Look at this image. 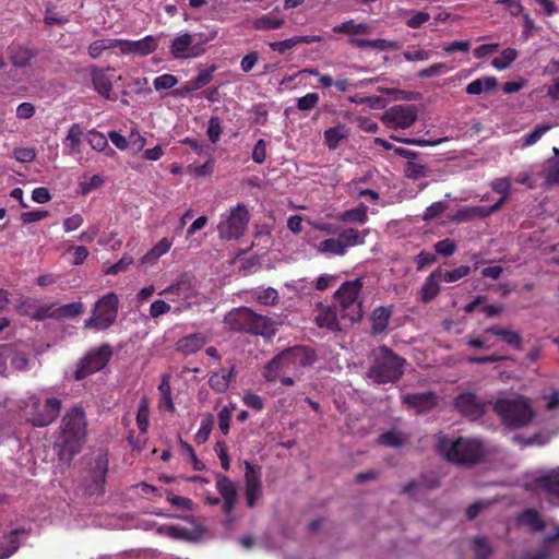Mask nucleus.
I'll list each match as a JSON object with an SVG mask.
<instances>
[{"label": "nucleus", "mask_w": 559, "mask_h": 559, "mask_svg": "<svg viewBox=\"0 0 559 559\" xmlns=\"http://www.w3.org/2000/svg\"><path fill=\"white\" fill-rule=\"evenodd\" d=\"M536 487L552 503H559V467L535 479Z\"/></svg>", "instance_id": "19"}, {"label": "nucleus", "mask_w": 559, "mask_h": 559, "mask_svg": "<svg viewBox=\"0 0 559 559\" xmlns=\"http://www.w3.org/2000/svg\"><path fill=\"white\" fill-rule=\"evenodd\" d=\"M437 449L447 461L456 465H475L485 457L484 444L475 438H450L440 433L437 436Z\"/></svg>", "instance_id": "2"}, {"label": "nucleus", "mask_w": 559, "mask_h": 559, "mask_svg": "<svg viewBox=\"0 0 559 559\" xmlns=\"http://www.w3.org/2000/svg\"><path fill=\"white\" fill-rule=\"evenodd\" d=\"M368 234V230H364L359 233L354 228L340 229L337 233L338 239L343 241V245H346V249L348 247H354L357 245H362L365 242V237Z\"/></svg>", "instance_id": "32"}, {"label": "nucleus", "mask_w": 559, "mask_h": 559, "mask_svg": "<svg viewBox=\"0 0 559 559\" xmlns=\"http://www.w3.org/2000/svg\"><path fill=\"white\" fill-rule=\"evenodd\" d=\"M317 360L316 352L307 346L298 345L286 348L273 357L265 366L264 378L269 382L277 380L280 370H296L312 366Z\"/></svg>", "instance_id": "5"}, {"label": "nucleus", "mask_w": 559, "mask_h": 559, "mask_svg": "<svg viewBox=\"0 0 559 559\" xmlns=\"http://www.w3.org/2000/svg\"><path fill=\"white\" fill-rule=\"evenodd\" d=\"M492 408L501 423L512 429L528 426L535 416L530 401L524 396L499 399L492 403Z\"/></svg>", "instance_id": "6"}, {"label": "nucleus", "mask_w": 559, "mask_h": 559, "mask_svg": "<svg viewBox=\"0 0 559 559\" xmlns=\"http://www.w3.org/2000/svg\"><path fill=\"white\" fill-rule=\"evenodd\" d=\"M83 130L80 124L74 123L70 127L66 141L69 142L71 154L80 153L81 138Z\"/></svg>", "instance_id": "41"}, {"label": "nucleus", "mask_w": 559, "mask_h": 559, "mask_svg": "<svg viewBox=\"0 0 559 559\" xmlns=\"http://www.w3.org/2000/svg\"><path fill=\"white\" fill-rule=\"evenodd\" d=\"M486 333L502 337L503 342L514 348H520L522 337L519 333L507 330L499 325H492L486 329Z\"/></svg>", "instance_id": "29"}, {"label": "nucleus", "mask_w": 559, "mask_h": 559, "mask_svg": "<svg viewBox=\"0 0 559 559\" xmlns=\"http://www.w3.org/2000/svg\"><path fill=\"white\" fill-rule=\"evenodd\" d=\"M246 500L249 508H253L262 493L261 467L245 461Z\"/></svg>", "instance_id": "14"}, {"label": "nucleus", "mask_w": 559, "mask_h": 559, "mask_svg": "<svg viewBox=\"0 0 559 559\" xmlns=\"http://www.w3.org/2000/svg\"><path fill=\"white\" fill-rule=\"evenodd\" d=\"M319 103V95L317 93H308L307 95L297 99V108L299 110H310Z\"/></svg>", "instance_id": "60"}, {"label": "nucleus", "mask_w": 559, "mask_h": 559, "mask_svg": "<svg viewBox=\"0 0 559 559\" xmlns=\"http://www.w3.org/2000/svg\"><path fill=\"white\" fill-rule=\"evenodd\" d=\"M441 276H442V269L437 267L426 278V282L420 289V296H421V300L424 302H429L438 296V294L440 292L439 283H440Z\"/></svg>", "instance_id": "24"}, {"label": "nucleus", "mask_w": 559, "mask_h": 559, "mask_svg": "<svg viewBox=\"0 0 559 559\" xmlns=\"http://www.w3.org/2000/svg\"><path fill=\"white\" fill-rule=\"evenodd\" d=\"M14 157L21 163H31L36 158V152L34 148L20 147L14 150Z\"/></svg>", "instance_id": "64"}, {"label": "nucleus", "mask_w": 559, "mask_h": 559, "mask_svg": "<svg viewBox=\"0 0 559 559\" xmlns=\"http://www.w3.org/2000/svg\"><path fill=\"white\" fill-rule=\"evenodd\" d=\"M24 532L21 528L11 531L8 535L0 538V559L11 557L19 549L17 534Z\"/></svg>", "instance_id": "28"}, {"label": "nucleus", "mask_w": 559, "mask_h": 559, "mask_svg": "<svg viewBox=\"0 0 559 559\" xmlns=\"http://www.w3.org/2000/svg\"><path fill=\"white\" fill-rule=\"evenodd\" d=\"M430 170L428 167L419 162H407L405 166V176L409 179L417 180L420 178H426L429 175Z\"/></svg>", "instance_id": "39"}, {"label": "nucleus", "mask_w": 559, "mask_h": 559, "mask_svg": "<svg viewBox=\"0 0 559 559\" xmlns=\"http://www.w3.org/2000/svg\"><path fill=\"white\" fill-rule=\"evenodd\" d=\"M150 411L145 403H142L136 414V423L141 432H146L148 427Z\"/></svg>", "instance_id": "61"}, {"label": "nucleus", "mask_w": 559, "mask_h": 559, "mask_svg": "<svg viewBox=\"0 0 559 559\" xmlns=\"http://www.w3.org/2000/svg\"><path fill=\"white\" fill-rule=\"evenodd\" d=\"M233 374V369L229 372H222V373H213L210 377L209 384L212 390L218 393L225 392L230 382V378Z\"/></svg>", "instance_id": "38"}, {"label": "nucleus", "mask_w": 559, "mask_h": 559, "mask_svg": "<svg viewBox=\"0 0 559 559\" xmlns=\"http://www.w3.org/2000/svg\"><path fill=\"white\" fill-rule=\"evenodd\" d=\"M224 322L231 331L271 338L276 333V322L259 314L248 307H239L224 317Z\"/></svg>", "instance_id": "3"}, {"label": "nucleus", "mask_w": 559, "mask_h": 559, "mask_svg": "<svg viewBox=\"0 0 559 559\" xmlns=\"http://www.w3.org/2000/svg\"><path fill=\"white\" fill-rule=\"evenodd\" d=\"M550 128L548 124L537 126L534 131L523 136V145L530 146L535 144Z\"/></svg>", "instance_id": "56"}, {"label": "nucleus", "mask_w": 559, "mask_h": 559, "mask_svg": "<svg viewBox=\"0 0 559 559\" xmlns=\"http://www.w3.org/2000/svg\"><path fill=\"white\" fill-rule=\"evenodd\" d=\"M317 250L320 253L344 255L346 253V245H343V241L338 238H328L319 243Z\"/></svg>", "instance_id": "34"}, {"label": "nucleus", "mask_w": 559, "mask_h": 559, "mask_svg": "<svg viewBox=\"0 0 559 559\" xmlns=\"http://www.w3.org/2000/svg\"><path fill=\"white\" fill-rule=\"evenodd\" d=\"M348 136V129L345 124H337L324 132V140L330 150H335L340 141Z\"/></svg>", "instance_id": "31"}, {"label": "nucleus", "mask_w": 559, "mask_h": 559, "mask_svg": "<svg viewBox=\"0 0 559 559\" xmlns=\"http://www.w3.org/2000/svg\"><path fill=\"white\" fill-rule=\"evenodd\" d=\"M361 288V280L356 278L343 283L334 294L335 302L333 305L341 312V319L348 325L362 318L361 301L358 300Z\"/></svg>", "instance_id": "7"}, {"label": "nucleus", "mask_w": 559, "mask_h": 559, "mask_svg": "<svg viewBox=\"0 0 559 559\" xmlns=\"http://www.w3.org/2000/svg\"><path fill=\"white\" fill-rule=\"evenodd\" d=\"M118 298L114 293L103 296L93 310V316L84 322V329L107 330L116 321Z\"/></svg>", "instance_id": "9"}, {"label": "nucleus", "mask_w": 559, "mask_h": 559, "mask_svg": "<svg viewBox=\"0 0 559 559\" xmlns=\"http://www.w3.org/2000/svg\"><path fill=\"white\" fill-rule=\"evenodd\" d=\"M488 404H492V402H487L472 392L460 393L454 400L455 409L471 420L480 418L485 414Z\"/></svg>", "instance_id": "13"}, {"label": "nucleus", "mask_w": 559, "mask_h": 559, "mask_svg": "<svg viewBox=\"0 0 559 559\" xmlns=\"http://www.w3.org/2000/svg\"><path fill=\"white\" fill-rule=\"evenodd\" d=\"M519 53L513 48H507L501 52V56L491 61L493 68L504 70L518 58Z\"/></svg>", "instance_id": "40"}, {"label": "nucleus", "mask_w": 559, "mask_h": 559, "mask_svg": "<svg viewBox=\"0 0 559 559\" xmlns=\"http://www.w3.org/2000/svg\"><path fill=\"white\" fill-rule=\"evenodd\" d=\"M31 408V423L34 427H46L52 424L60 414L61 401L57 397H48L41 402L37 394H31L25 402Z\"/></svg>", "instance_id": "8"}, {"label": "nucleus", "mask_w": 559, "mask_h": 559, "mask_svg": "<svg viewBox=\"0 0 559 559\" xmlns=\"http://www.w3.org/2000/svg\"><path fill=\"white\" fill-rule=\"evenodd\" d=\"M473 545L476 559H489L492 555V547L485 537H474Z\"/></svg>", "instance_id": "42"}, {"label": "nucleus", "mask_w": 559, "mask_h": 559, "mask_svg": "<svg viewBox=\"0 0 559 559\" xmlns=\"http://www.w3.org/2000/svg\"><path fill=\"white\" fill-rule=\"evenodd\" d=\"M407 407L415 409L417 414L429 413L438 405V396L432 391L408 393L401 397Z\"/></svg>", "instance_id": "15"}, {"label": "nucleus", "mask_w": 559, "mask_h": 559, "mask_svg": "<svg viewBox=\"0 0 559 559\" xmlns=\"http://www.w3.org/2000/svg\"><path fill=\"white\" fill-rule=\"evenodd\" d=\"M249 213L242 203H238L228 214L222 215L217 230L222 239L231 240L240 238L247 230Z\"/></svg>", "instance_id": "10"}, {"label": "nucleus", "mask_w": 559, "mask_h": 559, "mask_svg": "<svg viewBox=\"0 0 559 559\" xmlns=\"http://www.w3.org/2000/svg\"><path fill=\"white\" fill-rule=\"evenodd\" d=\"M171 242L167 238H163L156 246H154L143 258L142 263L150 259H158L160 255L169 251Z\"/></svg>", "instance_id": "46"}, {"label": "nucleus", "mask_w": 559, "mask_h": 559, "mask_svg": "<svg viewBox=\"0 0 559 559\" xmlns=\"http://www.w3.org/2000/svg\"><path fill=\"white\" fill-rule=\"evenodd\" d=\"M488 217V212L485 210V206L475 205V206H463L457 210L455 215L453 216V221L455 222H467L474 218H485Z\"/></svg>", "instance_id": "30"}, {"label": "nucleus", "mask_w": 559, "mask_h": 559, "mask_svg": "<svg viewBox=\"0 0 559 559\" xmlns=\"http://www.w3.org/2000/svg\"><path fill=\"white\" fill-rule=\"evenodd\" d=\"M206 344V337L201 333H193L181 337L176 343V349L185 355L199 352Z\"/></svg>", "instance_id": "25"}, {"label": "nucleus", "mask_w": 559, "mask_h": 559, "mask_svg": "<svg viewBox=\"0 0 559 559\" xmlns=\"http://www.w3.org/2000/svg\"><path fill=\"white\" fill-rule=\"evenodd\" d=\"M215 480L216 489L224 500L223 511L224 513L229 514L234 510L237 502V486L230 478L221 473L216 474Z\"/></svg>", "instance_id": "16"}, {"label": "nucleus", "mask_w": 559, "mask_h": 559, "mask_svg": "<svg viewBox=\"0 0 559 559\" xmlns=\"http://www.w3.org/2000/svg\"><path fill=\"white\" fill-rule=\"evenodd\" d=\"M371 364L367 377L376 384L397 382L404 371L406 360L391 348L381 345L371 352Z\"/></svg>", "instance_id": "4"}, {"label": "nucleus", "mask_w": 559, "mask_h": 559, "mask_svg": "<svg viewBox=\"0 0 559 559\" xmlns=\"http://www.w3.org/2000/svg\"><path fill=\"white\" fill-rule=\"evenodd\" d=\"M471 272V267L468 265H461L451 271H443L441 278L447 283H452L461 280L462 277L468 275Z\"/></svg>", "instance_id": "50"}, {"label": "nucleus", "mask_w": 559, "mask_h": 559, "mask_svg": "<svg viewBox=\"0 0 559 559\" xmlns=\"http://www.w3.org/2000/svg\"><path fill=\"white\" fill-rule=\"evenodd\" d=\"M333 32L343 34H368L370 26L366 23L356 24L353 20H348L340 25L333 27Z\"/></svg>", "instance_id": "36"}, {"label": "nucleus", "mask_w": 559, "mask_h": 559, "mask_svg": "<svg viewBox=\"0 0 559 559\" xmlns=\"http://www.w3.org/2000/svg\"><path fill=\"white\" fill-rule=\"evenodd\" d=\"M545 181L550 185H559V159H550L544 169Z\"/></svg>", "instance_id": "44"}, {"label": "nucleus", "mask_w": 559, "mask_h": 559, "mask_svg": "<svg viewBox=\"0 0 559 559\" xmlns=\"http://www.w3.org/2000/svg\"><path fill=\"white\" fill-rule=\"evenodd\" d=\"M418 109L414 105H395L382 115V121L393 129L411 128L417 120Z\"/></svg>", "instance_id": "12"}, {"label": "nucleus", "mask_w": 559, "mask_h": 559, "mask_svg": "<svg viewBox=\"0 0 559 559\" xmlns=\"http://www.w3.org/2000/svg\"><path fill=\"white\" fill-rule=\"evenodd\" d=\"M112 355L111 347L108 344L90 350L78 365L74 371L76 381L85 379L87 376L102 370L109 361Z\"/></svg>", "instance_id": "11"}, {"label": "nucleus", "mask_w": 559, "mask_h": 559, "mask_svg": "<svg viewBox=\"0 0 559 559\" xmlns=\"http://www.w3.org/2000/svg\"><path fill=\"white\" fill-rule=\"evenodd\" d=\"M108 472V459L104 453H99L94 459L92 473V484L88 485L90 495H103L106 475Z\"/></svg>", "instance_id": "18"}, {"label": "nucleus", "mask_w": 559, "mask_h": 559, "mask_svg": "<svg viewBox=\"0 0 559 559\" xmlns=\"http://www.w3.org/2000/svg\"><path fill=\"white\" fill-rule=\"evenodd\" d=\"M284 25L283 19L272 17L271 15H262L253 21L255 29H277Z\"/></svg>", "instance_id": "43"}, {"label": "nucleus", "mask_w": 559, "mask_h": 559, "mask_svg": "<svg viewBox=\"0 0 559 559\" xmlns=\"http://www.w3.org/2000/svg\"><path fill=\"white\" fill-rule=\"evenodd\" d=\"M392 140L396 142H401L408 145H417V146H435L442 143L445 139H437V140H423V139H414V138H399L396 135L390 136Z\"/></svg>", "instance_id": "51"}, {"label": "nucleus", "mask_w": 559, "mask_h": 559, "mask_svg": "<svg viewBox=\"0 0 559 559\" xmlns=\"http://www.w3.org/2000/svg\"><path fill=\"white\" fill-rule=\"evenodd\" d=\"M391 316L392 309L390 307L376 308L371 314V334L378 335L383 333L388 328Z\"/></svg>", "instance_id": "26"}, {"label": "nucleus", "mask_w": 559, "mask_h": 559, "mask_svg": "<svg viewBox=\"0 0 559 559\" xmlns=\"http://www.w3.org/2000/svg\"><path fill=\"white\" fill-rule=\"evenodd\" d=\"M447 69L445 63H436L418 72V78L429 79L440 75Z\"/></svg>", "instance_id": "62"}, {"label": "nucleus", "mask_w": 559, "mask_h": 559, "mask_svg": "<svg viewBox=\"0 0 559 559\" xmlns=\"http://www.w3.org/2000/svg\"><path fill=\"white\" fill-rule=\"evenodd\" d=\"M119 45V39H97L93 41L88 48V55L91 58L96 59L98 58L103 51L111 48H117Z\"/></svg>", "instance_id": "37"}, {"label": "nucleus", "mask_w": 559, "mask_h": 559, "mask_svg": "<svg viewBox=\"0 0 559 559\" xmlns=\"http://www.w3.org/2000/svg\"><path fill=\"white\" fill-rule=\"evenodd\" d=\"M170 310V305L162 299H157L151 304L150 316L152 318H158Z\"/></svg>", "instance_id": "63"}, {"label": "nucleus", "mask_w": 559, "mask_h": 559, "mask_svg": "<svg viewBox=\"0 0 559 559\" xmlns=\"http://www.w3.org/2000/svg\"><path fill=\"white\" fill-rule=\"evenodd\" d=\"M37 56V50L35 48H29L26 46H16L11 50V62L16 68H25L31 64V60Z\"/></svg>", "instance_id": "27"}, {"label": "nucleus", "mask_w": 559, "mask_h": 559, "mask_svg": "<svg viewBox=\"0 0 559 559\" xmlns=\"http://www.w3.org/2000/svg\"><path fill=\"white\" fill-rule=\"evenodd\" d=\"M215 70L216 66H212L210 69H200L199 74L191 80L194 84V87L200 90L207 85L213 80V73Z\"/></svg>", "instance_id": "53"}, {"label": "nucleus", "mask_w": 559, "mask_h": 559, "mask_svg": "<svg viewBox=\"0 0 559 559\" xmlns=\"http://www.w3.org/2000/svg\"><path fill=\"white\" fill-rule=\"evenodd\" d=\"M513 441L521 444L522 447H527V445H533V444L544 445L548 442V437L543 436L540 433H535L530 438H524L520 435H515L513 437Z\"/></svg>", "instance_id": "54"}, {"label": "nucleus", "mask_w": 559, "mask_h": 559, "mask_svg": "<svg viewBox=\"0 0 559 559\" xmlns=\"http://www.w3.org/2000/svg\"><path fill=\"white\" fill-rule=\"evenodd\" d=\"M320 328H326L332 332L342 331L344 326H349L341 319V312L332 305L324 308L316 319Z\"/></svg>", "instance_id": "21"}, {"label": "nucleus", "mask_w": 559, "mask_h": 559, "mask_svg": "<svg viewBox=\"0 0 559 559\" xmlns=\"http://www.w3.org/2000/svg\"><path fill=\"white\" fill-rule=\"evenodd\" d=\"M213 424L214 421L211 414L207 415V417L202 420L201 427L199 428L194 437V440L198 444H202L207 441L213 428Z\"/></svg>", "instance_id": "45"}, {"label": "nucleus", "mask_w": 559, "mask_h": 559, "mask_svg": "<svg viewBox=\"0 0 559 559\" xmlns=\"http://www.w3.org/2000/svg\"><path fill=\"white\" fill-rule=\"evenodd\" d=\"M379 442L386 447L400 448L404 444V438L401 432L388 431L379 437Z\"/></svg>", "instance_id": "48"}, {"label": "nucleus", "mask_w": 559, "mask_h": 559, "mask_svg": "<svg viewBox=\"0 0 559 559\" xmlns=\"http://www.w3.org/2000/svg\"><path fill=\"white\" fill-rule=\"evenodd\" d=\"M91 78L94 90L104 98L114 100L116 96L112 95V84L110 78L103 69L91 67Z\"/></svg>", "instance_id": "22"}, {"label": "nucleus", "mask_w": 559, "mask_h": 559, "mask_svg": "<svg viewBox=\"0 0 559 559\" xmlns=\"http://www.w3.org/2000/svg\"><path fill=\"white\" fill-rule=\"evenodd\" d=\"M207 136L210 141L215 144L222 134L221 119L218 117H211L207 127Z\"/></svg>", "instance_id": "59"}, {"label": "nucleus", "mask_w": 559, "mask_h": 559, "mask_svg": "<svg viewBox=\"0 0 559 559\" xmlns=\"http://www.w3.org/2000/svg\"><path fill=\"white\" fill-rule=\"evenodd\" d=\"M82 311L83 305L81 302H71L57 308L58 318H74Z\"/></svg>", "instance_id": "52"}, {"label": "nucleus", "mask_w": 559, "mask_h": 559, "mask_svg": "<svg viewBox=\"0 0 559 559\" xmlns=\"http://www.w3.org/2000/svg\"><path fill=\"white\" fill-rule=\"evenodd\" d=\"M181 143L189 145L191 150H193L199 155L206 157L212 156L213 148L204 141L199 142L198 140L186 138L181 141Z\"/></svg>", "instance_id": "49"}, {"label": "nucleus", "mask_w": 559, "mask_h": 559, "mask_svg": "<svg viewBox=\"0 0 559 559\" xmlns=\"http://www.w3.org/2000/svg\"><path fill=\"white\" fill-rule=\"evenodd\" d=\"M170 49L175 58L198 56L202 51L199 45L194 44V36L188 33L176 36Z\"/></svg>", "instance_id": "20"}, {"label": "nucleus", "mask_w": 559, "mask_h": 559, "mask_svg": "<svg viewBox=\"0 0 559 559\" xmlns=\"http://www.w3.org/2000/svg\"><path fill=\"white\" fill-rule=\"evenodd\" d=\"M523 520L528 526H531L536 532H540L545 528L544 520L535 510H526L523 513Z\"/></svg>", "instance_id": "47"}, {"label": "nucleus", "mask_w": 559, "mask_h": 559, "mask_svg": "<svg viewBox=\"0 0 559 559\" xmlns=\"http://www.w3.org/2000/svg\"><path fill=\"white\" fill-rule=\"evenodd\" d=\"M251 297L259 304L264 306H275L280 301L278 292L273 287L265 289H254Z\"/></svg>", "instance_id": "33"}, {"label": "nucleus", "mask_w": 559, "mask_h": 559, "mask_svg": "<svg viewBox=\"0 0 559 559\" xmlns=\"http://www.w3.org/2000/svg\"><path fill=\"white\" fill-rule=\"evenodd\" d=\"M433 247L435 251L443 257H450L456 250V243L449 238L436 242Z\"/></svg>", "instance_id": "57"}, {"label": "nucleus", "mask_w": 559, "mask_h": 559, "mask_svg": "<svg viewBox=\"0 0 559 559\" xmlns=\"http://www.w3.org/2000/svg\"><path fill=\"white\" fill-rule=\"evenodd\" d=\"M87 141L94 150L99 152L108 146L107 138L98 131H90Z\"/></svg>", "instance_id": "55"}, {"label": "nucleus", "mask_w": 559, "mask_h": 559, "mask_svg": "<svg viewBox=\"0 0 559 559\" xmlns=\"http://www.w3.org/2000/svg\"><path fill=\"white\" fill-rule=\"evenodd\" d=\"M367 210H368V207L365 204H360L359 206H357L355 209H350V210L343 212L338 216V219L344 221V222L365 224L368 219Z\"/></svg>", "instance_id": "35"}, {"label": "nucleus", "mask_w": 559, "mask_h": 559, "mask_svg": "<svg viewBox=\"0 0 559 559\" xmlns=\"http://www.w3.org/2000/svg\"><path fill=\"white\" fill-rule=\"evenodd\" d=\"M86 436L85 414L81 407H73L61 420L60 436L55 447L58 449L59 460L70 463L81 451Z\"/></svg>", "instance_id": "1"}, {"label": "nucleus", "mask_w": 559, "mask_h": 559, "mask_svg": "<svg viewBox=\"0 0 559 559\" xmlns=\"http://www.w3.org/2000/svg\"><path fill=\"white\" fill-rule=\"evenodd\" d=\"M157 39L152 35L145 36L139 40L119 39L118 47L123 55L147 56L157 48Z\"/></svg>", "instance_id": "17"}, {"label": "nucleus", "mask_w": 559, "mask_h": 559, "mask_svg": "<svg viewBox=\"0 0 559 559\" xmlns=\"http://www.w3.org/2000/svg\"><path fill=\"white\" fill-rule=\"evenodd\" d=\"M178 83V80L173 74H163L157 76L153 84L156 91L169 90Z\"/></svg>", "instance_id": "58"}, {"label": "nucleus", "mask_w": 559, "mask_h": 559, "mask_svg": "<svg viewBox=\"0 0 559 559\" xmlns=\"http://www.w3.org/2000/svg\"><path fill=\"white\" fill-rule=\"evenodd\" d=\"M192 280V276H190L187 273H183L179 275L171 285L159 292V295L175 294L178 297L188 299L193 295Z\"/></svg>", "instance_id": "23"}]
</instances>
